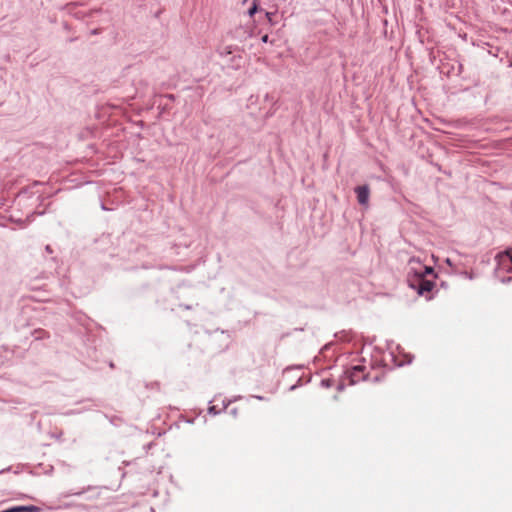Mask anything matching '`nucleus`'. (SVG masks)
<instances>
[{"label":"nucleus","instance_id":"4468645a","mask_svg":"<svg viewBox=\"0 0 512 512\" xmlns=\"http://www.w3.org/2000/svg\"><path fill=\"white\" fill-rule=\"evenodd\" d=\"M320 384H322V385L330 384V381L328 379H321Z\"/></svg>","mask_w":512,"mask_h":512},{"label":"nucleus","instance_id":"2eb2a0df","mask_svg":"<svg viewBox=\"0 0 512 512\" xmlns=\"http://www.w3.org/2000/svg\"><path fill=\"white\" fill-rule=\"evenodd\" d=\"M462 72V64H459L458 65V74H460Z\"/></svg>","mask_w":512,"mask_h":512},{"label":"nucleus","instance_id":"f03ea898","mask_svg":"<svg viewBox=\"0 0 512 512\" xmlns=\"http://www.w3.org/2000/svg\"><path fill=\"white\" fill-rule=\"evenodd\" d=\"M349 379V384H358L361 381H379L378 373L373 377L370 376V372L367 371V367L364 365H355L346 371Z\"/></svg>","mask_w":512,"mask_h":512},{"label":"nucleus","instance_id":"f257e3e1","mask_svg":"<svg viewBox=\"0 0 512 512\" xmlns=\"http://www.w3.org/2000/svg\"><path fill=\"white\" fill-rule=\"evenodd\" d=\"M407 283L410 288L414 289L418 293V295L431 299L429 294L435 286L433 279L423 278L421 275L408 273Z\"/></svg>","mask_w":512,"mask_h":512},{"label":"nucleus","instance_id":"9d476101","mask_svg":"<svg viewBox=\"0 0 512 512\" xmlns=\"http://www.w3.org/2000/svg\"><path fill=\"white\" fill-rule=\"evenodd\" d=\"M274 15H275V13H273V12H266V13H265L266 18L268 19V21H269L270 23H272V17H273Z\"/></svg>","mask_w":512,"mask_h":512},{"label":"nucleus","instance_id":"6e6552de","mask_svg":"<svg viewBox=\"0 0 512 512\" xmlns=\"http://www.w3.org/2000/svg\"><path fill=\"white\" fill-rule=\"evenodd\" d=\"M504 273H500V277H497L502 283L512 282V276H504Z\"/></svg>","mask_w":512,"mask_h":512},{"label":"nucleus","instance_id":"dca6fc26","mask_svg":"<svg viewBox=\"0 0 512 512\" xmlns=\"http://www.w3.org/2000/svg\"><path fill=\"white\" fill-rule=\"evenodd\" d=\"M167 97H168L169 99H174V95H172V94L167 95Z\"/></svg>","mask_w":512,"mask_h":512},{"label":"nucleus","instance_id":"20e7f679","mask_svg":"<svg viewBox=\"0 0 512 512\" xmlns=\"http://www.w3.org/2000/svg\"><path fill=\"white\" fill-rule=\"evenodd\" d=\"M496 268L495 276L500 277V273H511L512 272V247L499 252L495 256Z\"/></svg>","mask_w":512,"mask_h":512},{"label":"nucleus","instance_id":"f8f14e48","mask_svg":"<svg viewBox=\"0 0 512 512\" xmlns=\"http://www.w3.org/2000/svg\"><path fill=\"white\" fill-rule=\"evenodd\" d=\"M261 41H262L263 43H268V42H269V36H268V34L263 35V36L261 37Z\"/></svg>","mask_w":512,"mask_h":512},{"label":"nucleus","instance_id":"1a4fd4ad","mask_svg":"<svg viewBox=\"0 0 512 512\" xmlns=\"http://www.w3.org/2000/svg\"><path fill=\"white\" fill-rule=\"evenodd\" d=\"M257 10H258L257 4L254 1L253 5L248 10V15L253 16L257 12Z\"/></svg>","mask_w":512,"mask_h":512},{"label":"nucleus","instance_id":"7ed1b4c3","mask_svg":"<svg viewBox=\"0 0 512 512\" xmlns=\"http://www.w3.org/2000/svg\"><path fill=\"white\" fill-rule=\"evenodd\" d=\"M283 380L294 384H307L311 381V376L306 374L302 366H292L283 371Z\"/></svg>","mask_w":512,"mask_h":512},{"label":"nucleus","instance_id":"39448f33","mask_svg":"<svg viewBox=\"0 0 512 512\" xmlns=\"http://www.w3.org/2000/svg\"><path fill=\"white\" fill-rule=\"evenodd\" d=\"M357 200L360 205H367L369 201L370 190L368 185H361L355 188Z\"/></svg>","mask_w":512,"mask_h":512},{"label":"nucleus","instance_id":"0eeeda50","mask_svg":"<svg viewBox=\"0 0 512 512\" xmlns=\"http://www.w3.org/2000/svg\"><path fill=\"white\" fill-rule=\"evenodd\" d=\"M33 335L36 340H42V339L49 338V333L43 329L34 330Z\"/></svg>","mask_w":512,"mask_h":512},{"label":"nucleus","instance_id":"9b49d317","mask_svg":"<svg viewBox=\"0 0 512 512\" xmlns=\"http://www.w3.org/2000/svg\"><path fill=\"white\" fill-rule=\"evenodd\" d=\"M179 307H181L185 310H191L193 308L192 305H187V304H180Z\"/></svg>","mask_w":512,"mask_h":512},{"label":"nucleus","instance_id":"423d86ee","mask_svg":"<svg viewBox=\"0 0 512 512\" xmlns=\"http://www.w3.org/2000/svg\"><path fill=\"white\" fill-rule=\"evenodd\" d=\"M409 273L421 275L423 278L432 277L433 280L437 277L434 268L431 266H422L419 270L412 269Z\"/></svg>","mask_w":512,"mask_h":512},{"label":"nucleus","instance_id":"ddd939ff","mask_svg":"<svg viewBox=\"0 0 512 512\" xmlns=\"http://www.w3.org/2000/svg\"><path fill=\"white\" fill-rule=\"evenodd\" d=\"M45 251L48 253V254H52L53 253V249L50 245H46L45 246Z\"/></svg>","mask_w":512,"mask_h":512}]
</instances>
